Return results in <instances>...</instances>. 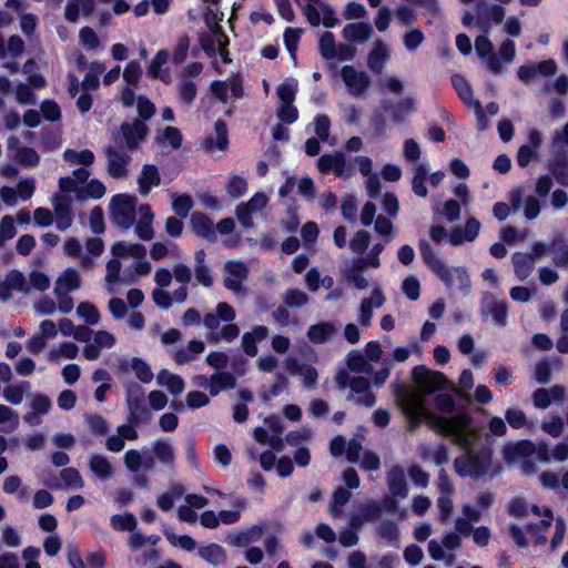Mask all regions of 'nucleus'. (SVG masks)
<instances>
[{
  "label": "nucleus",
  "mask_w": 568,
  "mask_h": 568,
  "mask_svg": "<svg viewBox=\"0 0 568 568\" xmlns=\"http://www.w3.org/2000/svg\"><path fill=\"white\" fill-rule=\"evenodd\" d=\"M395 399L409 419L408 428L410 432H415L424 420L437 433L453 436L455 443L462 448H469L474 444L476 435L469 430L470 417L468 415L437 416L426 408V399L422 394L410 392L404 386L396 388Z\"/></svg>",
  "instance_id": "nucleus-1"
},
{
  "label": "nucleus",
  "mask_w": 568,
  "mask_h": 568,
  "mask_svg": "<svg viewBox=\"0 0 568 568\" xmlns=\"http://www.w3.org/2000/svg\"><path fill=\"white\" fill-rule=\"evenodd\" d=\"M235 310L226 302H220L215 306L214 313H206L203 324L209 331L205 335L206 339L212 344L220 341L227 343L233 342L240 335V327L232 323L235 320Z\"/></svg>",
  "instance_id": "nucleus-2"
},
{
  "label": "nucleus",
  "mask_w": 568,
  "mask_h": 568,
  "mask_svg": "<svg viewBox=\"0 0 568 568\" xmlns=\"http://www.w3.org/2000/svg\"><path fill=\"white\" fill-rule=\"evenodd\" d=\"M469 430L476 435V439H478V434L469 427ZM476 443V442H474ZM475 444L469 448H464L467 454L462 457H457L454 460L455 471L459 476H470L475 480L488 475L490 473L493 462H491V450L488 448H483L476 453H471V449Z\"/></svg>",
  "instance_id": "nucleus-3"
},
{
  "label": "nucleus",
  "mask_w": 568,
  "mask_h": 568,
  "mask_svg": "<svg viewBox=\"0 0 568 568\" xmlns=\"http://www.w3.org/2000/svg\"><path fill=\"white\" fill-rule=\"evenodd\" d=\"M138 144H109L105 148L106 168L114 179H125L129 175V164Z\"/></svg>",
  "instance_id": "nucleus-4"
},
{
  "label": "nucleus",
  "mask_w": 568,
  "mask_h": 568,
  "mask_svg": "<svg viewBox=\"0 0 568 568\" xmlns=\"http://www.w3.org/2000/svg\"><path fill=\"white\" fill-rule=\"evenodd\" d=\"M412 377L423 394H432L446 388V386L457 394L460 393L458 387L454 383H449L443 373L427 369L425 366H415Z\"/></svg>",
  "instance_id": "nucleus-5"
},
{
  "label": "nucleus",
  "mask_w": 568,
  "mask_h": 568,
  "mask_svg": "<svg viewBox=\"0 0 568 568\" xmlns=\"http://www.w3.org/2000/svg\"><path fill=\"white\" fill-rule=\"evenodd\" d=\"M136 197L118 194L112 197L110 203L111 219L115 225L121 229H130L135 221Z\"/></svg>",
  "instance_id": "nucleus-6"
},
{
  "label": "nucleus",
  "mask_w": 568,
  "mask_h": 568,
  "mask_svg": "<svg viewBox=\"0 0 568 568\" xmlns=\"http://www.w3.org/2000/svg\"><path fill=\"white\" fill-rule=\"evenodd\" d=\"M128 422L133 425H148L152 414L144 403V392L141 386L132 385L126 390Z\"/></svg>",
  "instance_id": "nucleus-7"
},
{
  "label": "nucleus",
  "mask_w": 568,
  "mask_h": 568,
  "mask_svg": "<svg viewBox=\"0 0 568 568\" xmlns=\"http://www.w3.org/2000/svg\"><path fill=\"white\" fill-rule=\"evenodd\" d=\"M343 83L349 94L354 97L362 95L371 85V78L362 70H357L353 65H344L338 71Z\"/></svg>",
  "instance_id": "nucleus-8"
},
{
  "label": "nucleus",
  "mask_w": 568,
  "mask_h": 568,
  "mask_svg": "<svg viewBox=\"0 0 568 568\" xmlns=\"http://www.w3.org/2000/svg\"><path fill=\"white\" fill-rule=\"evenodd\" d=\"M303 10L312 26L323 24L326 28H333L338 22L333 9L321 0L306 3Z\"/></svg>",
  "instance_id": "nucleus-9"
},
{
  "label": "nucleus",
  "mask_w": 568,
  "mask_h": 568,
  "mask_svg": "<svg viewBox=\"0 0 568 568\" xmlns=\"http://www.w3.org/2000/svg\"><path fill=\"white\" fill-rule=\"evenodd\" d=\"M72 202V196L68 194H53L51 199L53 217L59 231L68 230L73 223Z\"/></svg>",
  "instance_id": "nucleus-10"
},
{
  "label": "nucleus",
  "mask_w": 568,
  "mask_h": 568,
  "mask_svg": "<svg viewBox=\"0 0 568 568\" xmlns=\"http://www.w3.org/2000/svg\"><path fill=\"white\" fill-rule=\"evenodd\" d=\"M267 203L268 199L265 193L257 192L250 201L239 204L235 213L241 225L245 229H251L254 225L252 215L261 212Z\"/></svg>",
  "instance_id": "nucleus-11"
},
{
  "label": "nucleus",
  "mask_w": 568,
  "mask_h": 568,
  "mask_svg": "<svg viewBox=\"0 0 568 568\" xmlns=\"http://www.w3.org/2000/svg\"><path fill=\"white\" fill-rule=\"evenodd\" d=\"M453 84L462 100L475 111L478 128L485 130L487 128V121L486 116H484V109L479 101L474 99L469 83L463 77L455 75L453 78Z\"/></svg>",
  "instance_id": "nucleus-12"
},
{
  "label": "nucleus",
  "mask_w": 568,
  "mask_h": 568,
  "mask_svg": "<svg viewBox=\"0 0 568 568\" xmlns=\"http://www.w3.org/2000/svg\"><path fill=\"white\" fill-rule=\"evenodd\" d=\"M480 312L483 316H491L496 326H506L508 312L507 303L497 300L494 294L486 292L483 295Z\"/></svg>",
  "instance_id": "nucleus-13"
},
{
  "label": "nucleus",
  "mask_w": 568,
  "mask_h": 568,
  "mask_svg": "<svg viewBox=\"0 0 568 568\" xmlns=\"http://www.w3.org/2000/svg\"><path fill=\"white\" fill-rule=\"evenodd\" d=\"M557 69V63L552 59H548L539 63L521 65L517 74L523 82L528 83L539 77H551L556 74Z\"/></svg>",
  "instance_id": "nucleus-14"
},
{
  "label": "nucleus",
  "mask_w": 568,
  "mask_h": 568,
  "mask_svg": "<svg viewBox=\"0 0 568 568\" xmlns=\"http://www.w3.org/2000/svg\"><path fill=\"white\" fill-rule=\"evenodd\" d=\"M445 274L437 275L449 290H458L463 295L469 293L470 281L467 271L463 267H448L444 265Z\"/></svg>",
  "instance_id": "nucleus-15"
},
{
  "label": "nucleus",
  "mask_w": 568,
  "mask_h": 568,
  "mask_svg": "<svg viewBox=\"0 0 568 568\" xmlns=\"http://www.w3.org/2000/svg\"><path fill=\"white\" fill-rule=\"evenodd\" d=\"M317 168L322 173L333 171L337 176L341 178L351 175V171L346 168L345 156L341 152L323 154L317 160Z\"/></svg>",
  "instance_id": "nucleus-16"
},
{
  "label": "nucleus",
  "mask_w": 568,
  "mask_h": 568,
  "mask_svg": "<svg viewBox=\"0 0 568 568\" xmlns=\"http://www.w3.org/2000/svg\"><path fill=\"white\" fill-rule=\"evenodd\" d=\"M388 491L393 497L406 498L408 496V485L405 477V470L400 465H394L386 474Z\"/></svg>",
  "instance_id": "nucleus-17"
},
{
  "label": "nucleus",
  "mask_w": 568,
  "mask_h": 568,
  "mask_svg": "<svg viewBox=\"0 0 568 568\" xmlns=\"http://www.w3.org/2000/svg\"><path fill=\"white\" fill-rule=\"evenodd\" d=\"M341 324L335 322H320L307 329V338L314 344H323L331 341L339 332Z\"/></svg>",
  "instance_id": "nucleus-18"
},
{
  "label": "nucleus",
  "mask_w": 568,
  "mask_h": 568,
  "mask_svg": "<svg viewBox=\"0 0 568 568\" xmlns=\"http://www.w3.org/2000/svg\"><path fill=\"white\" fill-rule=\"evenodd\" d=\"M169 58L170 54L166 50H159L152 58L148 69V72L152 78L158 79L165 84H169L172 81L170 69L164 67L169 61Z\"/></svg>",
  "instance_id": "nucleus-19"
},
{
  "label": "nucleus",
  "mask_w": 568,
  "mask_h": 568,
  "mask_svg": "<svg viewBox=\"0 0 568 568\" xmlns=\"http://www.w3.org/2000/svg\"><path fill=\"white\" fill-rule=\"evenodd\" d=\"M151 453L159 463L172 468L175 463V449L169 438H158L151 444Z\"/></svg>",
  "instance_id": "nucleus-20"
},
{
  "label": "nucleus",
  "mask_w": 568,
  "mask_h": 568,
  "mask_svg": "<svg viewBox=\"0 0 568 568\" xmlns=\"http://www.w3.org/2000/svg\"><path fill=\"white\" fill-rule=\"evenodd\" d=\"M138 213L139 220L135 225L134 232L141 240L150 241L154 236V230L152 227L154 214L152 213L151 207L148 204H142L139 207Z\"/></svg>",
  "instance_id": "nucleus-21"
},
{
  "label": "nucleus",
  "mask_w": 568,
  "mask_h": 568,
  "mask_svg": "<svg viewBox=\"0 0 568 568\" xmlns=\"http://www.w3.org/2000/svg\"><path fill=\"white\" fill-rule=\"evenodd\" d=\"M191 225L194 233L207 240L211 243L216 242V232L213 230L212 220L203 213H193L191 216Z\"/></svg>",
  "instance_id": "nucleus-22"
},
{
  "label": "nucleus",
  "mask_w": 568,
  "mask_h": 568,
  "mask_svg": "<svg viewBox=\"0 0 568 568\" xmlns=\"http://www.w3.org/2000/svg\"><path fill=\"white\" fill-rule=\"evenodd\" d=\"M160 182L161 176L156 166L152 164H144L138 176L140 194L143 196L148 195L152 187L158 186Z\"/></svg>",
  "instance_id": "nucleus-23"
},
{
  "label": "nucleus",
  "mask_w": 568,
  "mask_h": 568,
  "mask_svg": "<svg viewBox=\"0 0 568 568\" xmlns=\"http://www.w3.org/2000/svg\"><path fill=\"white\" fill-rule=\"evenodd\" d=\"M389 48L381 40L375 41L368 54L367 64L374 73H381L389 59Z\"/></svg>",
  "instance_id": "nucleus-24"
},
{
  "label": "nucleus",
  "mask_w": 568,
  "mask_h": 568,
  "mask_svg": "<svg viewBox=\"0 0 568 568\" xmlns=\"http://www.w3.org/2000/svg\"><path fill=\"white\" fill-rule=\"evenodd\" d=\"M342 33L348 42L363 43L373 34V28L367 22H355L345 26Z\"/></svg>",
  "instance_id": "nucleus-25"
},
{
  "label": "nucleus",
  "mask_w": 568,
  "mask_h": 568,
  "mask_svg": "<svg viewBox=\"0 0 568 568\" xmlns=\"http://www.w3.org/2000/svg\"><path fill=\"white\" fill-rule=\"evenodd\" d=\"M236 387V377L227 371L215 372L211 375L210 395L217 396L223 390H230Z\"/></svg>",
  "instance_id": "nucleus-26"
},
{
  "label": "nucleus",
  "mask_w": 568,
  "mask_h": 568,
  "mask_svg": "<svg viewBox=\"0 0 568 568\" xmlns=\"http://www.w3.org/2000/svg\"><path fill=\"white\" fill-rule=\"evenodd\" d=\"M511 262L514 272L519 281H525L532 273L535 267L534 255L528 253H514Z\"/></svg>",
  "instance_id": "nucleus-27"
},
{
  "label": "nucleus",
  "mask_w": 568,
  "mask_h": 568,
  "mask_svg": "<svg viewBox=\"0 0 568 568\" xmlns=\"http://www.w3.org/2000/svg\"><path fill=\"white\" fill-rule=\"evenodd\" d=\"M205 349V344L199 339H192L187 343L185 348H176L172 351L174 361L179 364L190 363L194 357Z\"/></svg>",
  "instance_id": "nucleus-28"
},
{
  "label": "nucleus",
  "mask_w": 568,
  "mask_h": 568,
  "mask_svg": "<svg viewBox=\"0 0 568 568\" xmlns=\"http://www.w3.org/2000/svg\"><path fill=\"white\" fill-rule=\"evenodd\" d=\"M111 253L115 257L132 256L138 260H143L146 255V248L142 244L116 242L111 247Z\"/></svg>",
  "instance_id": "nucleus-29"
},
{
  "label": "nucleus",
  "mask_w": 568,
  "mask_h": 568,
  "mask_svg": "<svg viewBox=\"0 0 568 568\" xmlns=\"http://www.w3.org/2000/svg\"><path fill=\"white\" fill-rule=\"evenodd\" d=\"M91 471L101 480H109L113 477V467L106 456L93 454L89 460Z\"/></svg>",
  "instance_id": "nucleus-30"
},
{
  "label": "nucleus",
  "mask_w": 568,
  "mask_h": 568,
  "mask_svg": "<svg viewBox=\"0 0 568 568\" xmlns=\"http://www.w3.org/2000/svg\"><path fill=\"white\" fill-rule=\"evenodd\" d=\"M81 11L90 14L92 11L91 0H67L64 7V18L70 23H77L80 19Z\"/></svg>",
  "instance_id": "nucleus-31"
},
{
  "label": "nucleus",
  "mask_w": 568,
  "mask_h": 568,
  "mask_svg": "<svg viewBox=\"0 0 568 568\" xmlns=\"http://www.w3.org/2000/svg\"><path fill=\"white\" fill-rule=\"evenodd\" d=\"M123 139L126 142H139L146 138L148 128L143 120L135 119L121 126Z\"/></svg>",
  "instance_id": "nucleus-32"
},
{
  "label": "nucleus",
  "mask_w": 568,
  "mask_h": 568,
  "mask_svg": "<svg viewBox=\"0 0 568 568\" xmlns=\"http://www.w3.org/2000/svg\"><path fill=\"white\" fill-rule=\"evenodd\" d=\"M419 251H420V256H422V260L424 261V263L436 274V275H442L443 273L445 274V270H444V262L440 261L435 252L433 251L430 244L426 241V240H420L419 241Z\"/></svg>",
  "instance_id": "nucleus-33"
},
{
  "label": "nucleus",
  "mask_w": 568,
  "mask_h": 568,
  "mask_svg": "<svg viewBox=\"0 0 568 568\" xmlns=\"http://www.w3.org/2000/svg\"><path fill=\"white\" fill-rule=\"evenodd\" d=\"M105 67L102 62L95 60L88 67V72L83 78L82 88L85 92L95 91L100 87V75L104 72Z\"/></svg>",
  "instance_id": "nucleus-34"
},
{
  "label": "nucleus",
  "mask_w": 568,
  "mask_h": 568,
  "mask_svg": "<svg viewBox=\"0 0 568 568\" xmlns=\"http://www.w3.org/2000/svg\"><path fill=\"white\" fill-rule=\"evenodd\" d=\"M197 555L205 561L217 566L225 562L226 555L224 549L217 544H210L197 549Z\"/></svg>",
  "instance_id": "nucleus-35"
},
{
  "label": "nucleus",
  "mask_w": 568,
  "mask_h": 568,
  "mask_svg": "<svg viewBox=\"0 0 568 568\" xmlns=\"http://www.w3.org/2000/svg\"><path fill=\"white\" fill-rule=\"evenodd\" d=\"M535 446L529 440H521L515 445H509L504 448V458L506 462H515L518 457H524L532 454Z\"/></svg>",
  "instance_id": "nucleus-36"
},
{
  "label": "nucleus",
  "mask_w": 568,
  "mask_h": 568,
  "mask_svg": "<svg viewBox=\"0 0 568 568\" xmlns=\"http://www.w3.org/2000/svg\"><path fill=\"white\" fill-rule=\"evenodd\" d=\"M60 287L61 291L70 293L81 287V277L74 268H67L57 280L55 286Z\"/></svg>",
  "instance_id": "nucleus-37"
},
{
  "label": "nucleus",
  "mask_w": 568,
  "mask_h": 568,
  "mask_svg": "<svg viewBox=\"0 0 568 568\" xmlns=\"http://www.w3.org/2000/svg\"><path fill=\"white\" fill-rule=\"evenodd\" d=\"M24 50V42L19 36H12L6 43L4 38L0 34V58L19 57Z\"/></svg>",
  "instance_id": "nucleus-38"
},
{
  "label": "nucleus",
  "mask_w": 568,
  "mask_h": 568,
  "mask_svg": "<svg viewBox=\"0 0 568 568\" xmlns=\"http://www.w3.org/2000/svg\"><path fill=\"white\" fill-rule=\"evenodd\" d=\"M79 354V347L72 342H63L58 347L52 348L48 357L52 362H60L62 358L73 359Z\"/></svg>",
  "instance_id": "nucleus-39"
},
{
  "label": "nucleus",
  "mask_w": 568,
  "mask_h": 568,
  "mask_svg": "<svg viewBox=\"0 0 568 568\" xmlns=\"http://www.w3.org/2000/svg\"><path fill=\"white\" fill-rule=\"evenodd\" d=\"M63 159L71 165L82 164L89 166L94 162V154L90 150L75 151L68 149L63 153Z\"/></svg>",
  "instance_id": "nucleus-40"
},
{
  "label": "nucleus",
  "mask_w": 568,
  "mask_h": 568,
  "mask_svg": "<svg viewBox=\"0 0 568 568\" xmlns=\"http://www.w3.org/2000/svg\"><path fill=\"white\" fill-rule=\"evenodd\" d=\"M346 362L352 372L364 374H371L373 372V366L367 363L365 356L358 351H351Z\"/></svg>",
  "instance_id": "nucleus-41"
},
{
  "label": "nucleus",
  "mask_w": 568,
  "mask_h": 568,
  "mask_svg": "<svg viewBox=\"0 0 568 568\" xmlns=\"http://www.w3.org/2000/svg\"><path fill=\"white\" fill-rule=\"evenodd\" d=\"M172 209L178 216L185 219L193 207V199L189 194H171Z\"/></svg>",
  "instance_id": "nucleus-42"
},
{
  "label": "nucleus",
  "mask_w": 568,
  "mask_h": 568,
  "mask_svg": "<svg viewBox=\"0 0 568 568\" xmlns=\"http://www.w3.org/2000/svg\"><path fill=\"white\" fill-rule=\"evenodd\" d=\"M105 193L104 184L99 180H91L85 186H81L78 192V201H84L88 197L101 199Z\"/></svg>",
  "instance_id": "nucleus-43"
},
{
  "label": "nucleus",
  "mask_w": 568,
  "mask_h": 568,
  "mask_svg": "<svg viewBox=\"0 0 568 568\" xmlns=\"http://www.w3.org/2000/svg\"><path fill=\"white\" fill-rule=\"evenodd\" d=\"M551 172L557 182L564 186H568V156L558 154L554 160Z\"/></svg>",
  "instance_id": "nucleus-44"
},
{
  "label": "nucleus",
  "mask_w": 568,
  "mask_h": 568,
  "mask_svg": "<svg viewBox=\"0 0 568 568\" xmlns=\"http://www.w3.org/2000/svg\"><path fill=\"white\" fill-rule=\"evenodd\" d=\"M77 314L88 325H97L101 317L98 308L90 302H81L77 307Z\"/></svg>",
  "instance_id": "nucleus-45"
},
{
  "label": "nucleus",
  "mask_w": 568,
  "mask_h": 568,
  "mask_svg": "<svg viewBox=\"0 0 568 568\" xmlns=\"http://www.w3.org/2000/svg\"><path fill=\"white\" fill-rule=\"evenodd\" d=\"M123 80L126 84L135 87L140 83L142 78V68L139 61L131 60L129 61L123 69L122 73Z\"/></svg>",
  "instance_id": "nucleus-46"
},
{
  "label": "nucleus",
  "mask_w": 568,
  "mask_h": 568,
  "mask_svg": "<svg viewBox=\"0 0 568 568\" xmlns=\"http://www.w3.org/2000/svg\"><path fill=\"white\" fill-rule=\"evenodd\" d=\"M283 302L288 307H302L310 302V297L300 288H288L283 295Z\"/></svg>",
  "instance_id": "nucleus-47"
},
{
  "label": "nucleus",
  "mask_w": 568,
  "mask_h": 568,
  "mask_svg": "<svg viewBox=\"0 0 568 568\" xmlns=\"http://www.w3.org/2000/svg\"><path fill=\"white\" fill-rule=\"evenodd\" d=\"M320 52L325 59H334L338 55L335 38L332 32H324L318 42Z\"/></svg>",
  "instance_id": "nucleus-48"
},
{
  "label": "nucleus",
  "mask_w": 568,
  "mask_h": 568,
  "mask_svg": "<svg viewBox=\"0 0 568 568\" xmlns=\"http://www.w3.org/2000/svg\"><path fill=\"white\" fill-rule=\"evenodd\" d=\"M111 526L120 531H133L136 527V519L133 514L124 513L123 515H113L111 517Z\"/></svg>",
  "instance_id": "nucleus-49"
},
{
  "label": "nucleus",
  "mask_w": 568,
  "mask_h": 568,
  "mask_svg": "<svg viewBox=\"0 0 568 568\" xmlns=\"http://www.w3.org/2000/svg\"><path fill=\"white\" fill-rule=\"evenodd\" d=\"M297 93V81L293 79L285 80L277 89L276 94L280 102H294Z\"/></svg>",
  "instance_id": "nucleus-50"
},
{
  "label": "nucleus",
  "mask_w": 568,
  "mask_h": 568,
  "mask_svg": "<svg viewBox=\"0 0 568 568\" xmlns=\"http://www.w3.org/2000/svg\"><path fill=\"white\" fill-rule=\"evenodd\" d=\"M79 41L87 50H98L101 47L97 32L90 27H83L80 29Z\"/></svg>",
  "instance_id": "nucleus-51"
},
{
  "label": "nucleus",
  "mask_w": 568,
  "mask_h": 568,
  "mask_svg": "<svg viewBox=\"0 0 568 568\" xmlns=\"http://www.w3.org/2000/svg\"><path fill=\"white\" fill-rule=\"evenodd\" d=\"M60 477L64 485L74 489H82L84 486L83 478L77 468L68 467L60 471Z\"/></svg>",
  "instance_id": "nucleus-52"
},
{
  "label": "nucleus",
  "mask_w": 568,
  "mask_h": 568,
  "mask_svg": "<svg viewBox=\"0 0 568 568\" xmlns=\"http://www.w3.org/2000/svg\"><path fill=\"white\" fill-rule=\"evenodd\" d=\"M178 90L180 99L186 104H191L196 98V84L190 79H180L178 83Z\"/></svg>",
  "instance_id": "nucleus-53"
},
{
  "label": "nucleus",
  "mask_w": 568,
  "mask_h": 568,
  "mask_svg": "<svg viewBox=\"0 0 568 568\" xmlns=\"http://www.w3.org/2000/svg\"><path fill=\"white\" fill-rule=\"evenodd\" d=\"M371 234L365 230L357 231L349 241V248L356 254H363L369 246Z\"/></svg>",
  "instance_id": "nucleus-54"
},
{
  "label": "nucleus",
  "mask_w": 568,
  "mask_h": 568,
  "mask_svg": "<svg viewBox=\"0 0 568 568\" xmlns=\"http://www.w3.org/2000/svg\"><path fill=\"white\" fill-rule=\"evenodd\" d=\"M164 535L166 539L170 541V544L173 546H179L186 551H193L196 549V541L191 536H178L176 534L170 530H165Z\"/></svg>",
  "instance_id": "nucleus-55"
},
{
  "label": "nucleus",
  "mask_w": 568,
  "mask_h": 568,
  "mask_svg": "<svg viewBox=\"0 0 568 568\" xmlns=\"http://www.w3.org/2000/svg\"><path fill=\"white\" fill-rule=\"evenodd\" d=\"M131 367L136 376L144 384H149L153 379V373L149 364H146L143 359L134 357L132 359Z\"/></svg>",
  "instance_id": "nucleus-56"
},
{
  "label": "nucleus",
  "mask_w": 568,
  "mask_h": 568,
  "mask_svg": "<svg viewBox=\"0 0 568 568\" xmlns=\"http://www.w3.org/2000/svg\"><path fill=\"white\" fill-rule=\"evenodd\" d=\"M534 378L539 384H548L551 379V364L548 358H541L535 365Z\"/></svg>",
  "instance_id": "nucleus-57"
},
{
  "label": "nucleus",
  "mask_w": 568,
  "mask_h": 568,
  "mask_svg": "<svg viewBox=\"0 0 568 568\" xmlns=\"http://www.w3.org/2000/svg\"><path fill=\"white\" fill-rule=\"evenodd\" d=\"M453 496L450 495H439L437 498V508H438V519L442 524L449 523L454 505H453Z\"/></svg>",
  "instance_id": "nucleus-58"
},
{
  "label": "nucleus",
  "mask_w": 568,
  "mask_h": 568,
  "mask_svg": "<svg viewBox=\"0 0 568 568\" xmlns=\"http://www.w3.org/2000/svg\"><path fill=\"white\" fill-rule=\"evenodd\" d=\"M407 473L415 486L426 488L429 485V474L426 473L418 464H412L408 467Z\"/></svg>",
  "instance_id": "nucleus-59"
},
{
  "label": "nucleus",
  "mask_w": 568,
  "mask_h": 568,
  "mask_svg": "<svg viewBox=\"0 0 568 568\" xmlns=\"http://www.w3.org/2000/svg\"><path fill=\"white\" fill-rule=\"evenodd\" d=\"M277 118L284 123H293L298 118V111L294 102H280L276 110Z\"/></svg>",
  "instance_id": "nucleus-60"
},
{
  "label": "nucleus",
  "mask_w": 568,
  "mask_h": 568,
  "mask_svg": "<svg viewBox=\"0 0 568 568\" xmlns=\"http://www.w3.org/2000/svg\"><path fill=\"white\" fill-rule=\"evenodd\" d=\"M14 159L24 166H34L39 163V154L31 148L24 146L16 151Z\"/></svg>",
  "instance_id": "nucleus-61"
},
{
  "label": "nucleus",
  "mask_w": 568,
  "mask_h": 568,
  "mask_svg": "<svg viewBox=\"0 0 568 568\" xmlns=\"http://www.w3.org/2000/svg\"><path fill=\"white\" fill-rule=\"evenodd\" d=\"M226 192L234 199L243 196L247 192L246 180L239 175H232L226 184Z\"/></svg>",
  "instance_id": "nucleus-62"
},
{
  "label": "nucleus",
  "mask_w": 568,
  "mask_h": 568,
  "mask_svg": "<svg viewBox=\"0 0 568 568\" xmlns=\"http://www.w3.org/2000/svg\"><path fill=\"white\" fill-rule=\"evenodd\" d=\"M24 387H29L28 382H22L20 385H10L3 389V397L7 402L13 405H19L23 400Z\"/></svg>",
  "instance_id": "nucleus-63"
},
{
  "label": "nucleus",
  "mask_w": 568,
  "mask_h": 568,
  "mask_svg": "<svg viewBox=\"0 0 568 568\" xmlns=\"http://www.w3.org/2000/svg\"><path fill=\"white\" fill-rule=\"evenodd\" d=\"M377 534L381 538L388 541H397L399 538V528L393 520H384L377 527Z\"/></svg>",
  "instance_id": "nucleus-64"
}]
</instances>
